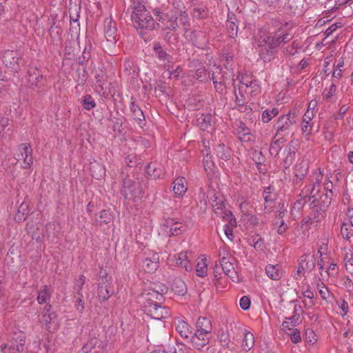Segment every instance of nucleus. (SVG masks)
<instances>
[{
  "label": "nucleus",
  "instance_id": "19",
  "mask_svg": "<svg viewBox=\"0 0 353 353\" xmlns=\"http://www.w3.org/2000/svg\"><path fill=\"white\" fill-rule=\"evenodd\" d=\"M164 226L165 232L172 236H177L184 230L182 223L175 221L173 219L165 220Z\"/></svg>",
  "mask_w": 353,
  "mask_h": 353
},
{
  "label": "nucleus",
  "instance_id": "64",
  "mask_svg": "<svg viewBox=\"0 0 353 353\" xmlns=\"http://www.w3.org/2000/svg\"><path fill=\"white\" fill-rule=\"evenodd\" d=\"M345 216L343 222L353 227V208H347Z\"/></svg>",
  "mask_w": 353,
  "mask_h": 353
},
{
  "label": "nucleus",
  "instance_id": "42",
  "mask_svg": "<svg viewBox=\"0 0 353 353\" xmlns=\"http://www.w3.org/2000/svg\"><path fill=\"white\" fill-rule=\"evenodd\" d=\"M219 263L224 273L227 275H230L234 269L233 264L230 262L224 256L220 259Z\"/></svg>",
  "mask_w": 353,
  "mask_h": 353
},
{
  "label": "nucleus",
  "instance_id": "17",
  "mask_svg": "<svg viewBox=\"0 0 353 353\" xmlns=\"http://www.w3.org/2000/svg\"><path fill=\"white\" fill-rule=\"evenodd\" d=\"M210 336L211 335L203 334L196 330L195 333L192 334L189 339L192 347L200 350L209 343Z\"/></svg>",
  "mask_w": 353,
  "mask_h": 353
},
{
  "label": "nucleus",
  "instance_id": "18",
  "mask_svg": "<svg viewBox=\"0 0 353 353\" xmlns=\"http://www.w3.org/2000/svg\"><path fill=\"white\" fill-rule=\"evenodd\" d=\"M104 34L108 42L115 44L117 41V30L116 24L110 19L105 20Z\"/></svg>",
  "mask_w": 353,
  "mask_h": 353
},
{
  "label": "nucleus",
  "instance_id": "30",
  "mask_svg": "<svg viewBox=\"0 0 353 353\" xmlns=\"http://www.w3.org/2000/svg\"><path fill=\"white\" fill-rule=\"evenodd\" d=\"M50 296L51 288L44 285L39 290L37 300L39 304L47 303L50 301Z\"/></svg>",
  "mask_w": 353,
  "mask_h": 353
},
{
  "label": "nucleus",
  "instance_id": "15",
  "mask_svg": "<svg viewBox=\"0 0 353 353\" xmlns=\"http://www.w3.org/2000/svg\"><path fill=\"white\" fill-rule=\"evenodd\" d=\"M314 117V113L312 110H307L303 115L302 122L301 123V130L303 137L308 140L312 131L313 130V123L312 120Z\"/></svg>",
  "mask_w": 353,
  "mask_h": 353
},
{
  "label": "nucleus",
  "instance_id": "52",
  "mask_svg": "<svg viewBox=\"0 0 353 353\" xmlns=\"http://www.w3.org/2000/svg\"><path fill=\"white\" fill-rule=\"evenodd\" d=\"M305 340L310 345H314L317 341V336L314 332L311 329H307L305 331Z\"/></svg>",
  "mask_w": 353,
  "mask_h": 353
},
{
  "label": "nucleus",
  "instance_id": "40",
  "mask_svg": "<svg viewBox=\"0 0 353 353\" xmlns=\"http://www.w3.org/2000/svg\"><path fill=\"white\" fill-rule=\"evenodd\" d=\"M167 353H191V351L184 344L176 343L175 345L170 347Z\"/></svg>",
  "mask_w": 353,
  "mask_h": 353
},
{
  "label": "nucleus",
  "instance_id": "26",
  "mask_svg": "<svg viewBox=\"0 0 353 353\" xmlns=\"http://www.w3.org/2000/svg\"><path fill=\"white\" fill-rule=\"evenodd\" d=\"M186 183V179L184 177L175 179L174 181L173 191L176 196L181 197L188 190Z\"/></svg>",
  "mask_w": 353,
  "mask_h": 353
},
{
  "label": "nucleus",
  "instance_id": "43",
  "mask_svg": "<svg viewBox=\"0 0 353 353\" xmlns=\"http://www.w3.org/2000/svg\"><path fill=\"white\" fill-rule=\"evenodd\" d=\"M341 232L343 239L350 240V238L353 236V227L345 222H343Z\"/></svg>",
  "mask_w": 353,
  "mask_h": 353
},
{
  "label": "nucleus",
  "instance_id": "2",
  "mask_svg": "<svg viewBox=\"0 0 353 353\" xmlns=\"http://www.w3.org/2000/svg\"><path fill=\"white\" fill-rule=\"evenodd\" d=\"M153 13L157 19L161 22L165 29L176 30L178 27L177 19L179 16L181 17V21L183 25L188 22V14L185 12H182L181 10H172L164 16L161 10L157 8L153 10Z\"/></svg>",
  "mask_w": 353,
  "mask_h": 353
},
{
  "label": "nucleus",
  "instance_id": "31",
  "mask_svg": "<svg viewBox=\"0 0 353 353\" xmlns=\"http://www.w3.org/2000/svg\"><path fill=\"white\" fill-rule=\"evenodd\" d=\"M154 50L160 61H162L165 63L172 62V57L163 49L159 43L154 44Z\"/></svg>",
  "mask_w": 353,
  "mask_h": 353
},
{
  "label": "nucleus",
  "instance_id": "32",
  "mask_svg": "<svg viewBox=\"0 0 353 353\" xmlns=\"http://www.w3.org/2000/svg\"><path fill=\"white\" fill-rule=\"evenodd\" d=\"M196 272L199 276L204 277L207 275L208 264L207 259L205 256H201L199 259L196 266Z\"/></svg>",
  "mask_w": 353,
  "mask_h": 353
},
{
  "label": "nucleus",
  "instance_id": "16",
  "mask_svg": "<svg viewBox=\"0 0 353 353\" xmlns=\"http://www.w3.org/2000/svg\"><path fill=\"white\" fill-rule=\"evenodd\" d=\"M18 150L19 152V154H17V159H23V168L24 169L29 168L33 162L31 148L28 145V144L23 143L19 146Z\"/></svg>",
  "mask_w": 353,
  "mask_h": 353
},
{
  "label": "nucleus",
  "instance_id": "25",
  "mask_svg": "<svg viewBox=\"0 0 353 353\" xmlns=\"http://www.w3.org/2000/svg\"><path fill=\"white\" fill-rule=\"evenodd\" d=\"M102 342L97 338L91 339L83 347L84 353H99Z\"/></svg>",
  "mask_w": 353,
  "mask_h": 353
},
{
  "label": "nucleus",
  "instance_id": "14",
  "mask_svg": "<svg viewBox=\"0 0 353 353\" xmlns=\"http://www.w3.org/2000/svg\"><path fill=\"white\" fill-rule=\"evenodd\" d=\"M145 310L154 319L166 318L170 314V310L167 307H162L157 303L150 302L149 305L145 304Z\"/></svg>",
  "mask_w": 353,
  "mask_h": 353
},
{
  "label": "nucleus",
  "instance_id": "38",
  "mask_svg": "<svg viewBox=\"0 0 353 353\" xmlns=\"http://www.w3.org/2000/svg\"><path fill=\"white\" fill-rule=\"evenodd\" d=\"M301 294L303 298L309 300L308 302L303 301L305 306H307L308 307H312L314 304L313 292L307 287V288L302 289Z\"/></svg>",
  "mask_w": 353,
  "mask_h": 353
},
{
  "label": "nucleus",
  "instance_id": "45",
  "mask_svg": "<svg viewBox=\"0 0 353 353\" xmlns=\"http://www.w3.org/2000/svg\"><path fill=\"white\" fill-rule=\"evenodd\" d=\"M336 85L334 83H332L328 88H325L323 93L322 97L324 100L328 101L330 100L336 93Z\"/></svg>",
  "mask_w": 353,
  "mask_h": 353
},
{
  "label": "nucleus",
  "instance_id": "27",
  "mask_svg": "<svg viewBox=\"0 0 353 353\" xmlns=\"http://www.w3.org/2000/svg\"><path fill=\"white\" fill-rule=\"evenodd\" d=\"M197 123L201 130H208L210 128H212V117L210 114H201L197 119Z\"/></svg>",
  "mask_w": 353,
  "mask_h": 353
},
{
  "label": "nucleus",
  "instance_id": "3",
  "mask_svg": "<svg viewBox=\"0 0 353 353\" xmlns=\"http://www.w3.org/2000/svg\"><path fill=\"white\" fill-rule=\"evenodd\" d=\"M132 19L134 26L138 29L151 30L155 27L152 17L141 3L134 6Z\"/></svg>",
  "mask_w": 353,
  "mask_h": 353
},
{
  "label": "nucleus",
  "instance_id": "55",
  "mask_svg": "<svg viewBox=\"0 0 353 353\" xmlns=\"http://www.w3.org/2000/svg\"><path fill=\"white\" fill-rule=\"evenodd\" d=\"M336 303L339 308L341 310V312H339L340 314L342 316L347 315L349 312V305L347 302H346L345 300L340 299L337 301Z\"/></svg>",
  "mask_w": 353,
  "mask_h": 353
},
{
  "label": "nucleus",
  "instance_id": "33",
  "mask_svg": "<svg viewBox=\"0 0 353 353\" xmlns=\"http://www.w3.org/2000/svg\"><path fill=\"white\" fill-rule=\"evenodd\" d=\"M216 72H213L211 78L213 81V83L214 85V88H216V91L219 92H223V86L226 87L228 84V85L230 84V82L228 83L226 81V80L225 79L224 76H223V75L221 77H218L215 74Z\"/></svg>",
  "mask_w": 353,
  "mask_h": 353
},
{
  "label": "nucleus",
  "instance_id": "6",
  "mask_svg": "<svg viewBox=\"0 0 353 353\" xmlns=\"http://www.w3.org/2000/svg\"><path fill=\"white\" fill-rule=\"evenodd\" d=\"M212 205L214 212L217 216L229 221L230 224L235 223V218L232 212L227 208L223 196L214 194L213 195Z\"/></svg>",
  "mask_w": 353,
  "mask_h": 353
},
{
  "label": "nucleus",
  "instance_id": "13",
  "mask_svg": "<svg viewBox=\"0 0 353 353\" xmlns=\"http://www.w3.org/2000/svg\"><path fill=\"white\" fill-rule=\"evenodd\" d=\"M193 257L192 254L188 252H181L177 256H170V261L174 262L178 266L183 268L186 271L189 272L192 270V260Z\"/></svg>",
  "mask_w": 353,
  "mask_h": 353
},
{
  "label": "nucleus",
  "instance_id": "37",
  "mask_svg": "<svg viewBox=\"0 0 353 353\" xmlns=\"http://www.w3.org/2000/svg\"><path fill=\"white\" fill-rule=\"evenodd\" d=\"M283 143V138H279L276 141H272L270 144L269 150L270 155L272 157H276L279 154Z\"/></svg>",
  "mask_w": 353,
  "mask_h": 353
},
{
  "label": "nucleus",
  "instance_id": "48",
  "mask_svg": "<svg viewBox=\"0 0 353 353\" xmlns=\"http://www.w3.org/2000/svg\"><path fill=\"white\" fill-rule=\"evenodd\" d=\"M337 273V264L331 263L325 273L321 272V276L323 279L328 278L329 276H334Z\"/></svg>",
  "mask_w": 353,
  "mask_h": 353
},
{
  "label": "nucleus",
  "instance_id": "5",
  "mask_svg": "<svg viewBox=\"0 0 353 353\" xmlns=\"http://www.w3.org/2000/svg\"><path fill=\"white\" fill-rule=\"evenodd\" d=\"M296 112L292 110L286 114L280 116L274 125L276 130L275 137L289 134L291 127L296 123Z\"/></svg>",
  "mask_w": 353,
  "mask_h": 353
},
{
  "label": "nucleus",
  "instance_id": "54",
  "mask_svg": "<svg viewBox=\"0 0 353 353\" xmlns=\"http://www.w3.org/2000/svg\"><path fill=\"white\" fill-rule=\"evenodd\" d=\"M248 98L245 94H243L242 92H240L239 89V93L235 92V102L239 106H243L248 101Z\"/></svg>",
  "mask_w": 353,
  "mask_h": 353
},
{
  "label": "nucleus",
  "instance_id": "56",
  "mask_svg": "<svg viewBox=\"0 0 353 353\" xmlns=\"http://www.w3.org/2000/svg\"><path fill=\"white\" fill-rule=\"evenodd\" d=\"M219 340L223 347H228L230 343V335L227 332H222L219 335Z\"/></svg>",
  "mask_w": 353,
  "mask_h": 353
},
{
  "label": "nucleus",
  "instance_id": "63",
  "mask_svg": "<svg viewBox=\"0 0 353 353\" xmlns=\"http://www.w3.org/2000/svg\"><path fill=\"white\" fill-rule=\"evenodd\" d=\"M297 45L295 41H294L292 45L286 47L283 50V53L285 55H294L297 52Z\"/></svg>",
  "mask_w": 353,
  "mask_h": 353
},
{
  "label": "nucleus",
  "instance_id": "47",
  "mask_svg": "<svg viewBox=\"0 0 353 353\" xmlns=\"http://www.w3.org/2000/svg\"><path fill=\"white\" fill-rule=\"evenodd\" d=\"M237 133L241 141H245L246 137L250 134V131L244 123H240L237 128Z\"/></svg>",
  "mask_w": 353,
  "mask_h": 353
},
{
  "label": "nucleus",
  "instance_id": "24",
  "mask_svg": "<svg viewBox=\"0 0 353 353\" xmlns=\"http://www.w3.org/2000/svg\"><path fill=\"white\" fill-rule=\"evenodd\" d=\"M196 331L211 335L212 325L210 319L205 317H199L196 323Z\"/></svg>",
  "mask_w": 353,
  "mask_h": 353
},
{
  "label": "nucleus",
  "instance_id": "1",
  "mask_svg": "<svg viewBox=\"0 0 353 353\" xmlns=\"http://www.w3.org/2000/svg\"><path fill=\"white\" fill-rule=\"evenodd\" d=\"M291 39L290 34L284 28H280L276 31L270 33L260 31L257 35L256 42L261 48L260 57L264 62H269L281 44Z\"/></svg>",
  "mask_w": 353,
  "mask_h": 353
},
{
  "label": "nucleus",
  "instance_id": "11",
  "mask_svg": "<svg viewBox=\"0 0 353 353\" xmlns=\"http://www.w3.org/2000/svg\"><path fill=\"white\" fill-rule=\"evenodd\" d=\"M102 274V272H101ZM114 293L112 281L106 276L100 274L99 281L98 295L100 300L105 301L108 300Z\"/></svg>",
  "mask_w": 353,
  "mask_h": 353
},
{
  "label": "nucleus",
  "instance_id": "4",
  "mask_svg": "<svg viewBox=\"0 0 353 353\" xmlns=\"http://www.w3.org/2000/svg\"><path fill=\"white\" fill-rule=\"evenodd\" d=\"M26 335L22 332H14L8 343L1 345L3 353H22L24 350Z\"/></svg>",
  "mask_w": 353,
  "mask_h": 353
},
{
  "label": "nucleus",
  "instance_id": "39",
  "mask_svg": "<svg viewBox=\"0 0 353 353\" xmlns=\"http://www.w3.org/2000/svg\"><path fill=\"white\" fill-rule=\"evenodd\" d=\"M189 76H192L194 79L199 81H204L206 79L205 69L203 65H200L194 72H190Z\"/></svg>",
  "mask_w": 353,
  "mask_h": 353
},
{
  "label": "nucleus",
  "instance_id": "58",
  "mask_svg": "<svg viewBox=\"0 0 353 353\" xmlns=\"http://www.w3.org/2000/svg\"><path fill=\"white\" fill-rule=\"evenodd\" d=\"M226 26L228 30L229 36L232 38L236 37L237 35L238 30L237 26L233 21H227Z\"/></svg>",
  "mask_w": 353,
  "mask_h": 353
},
{
  "label": "nucleus",
  "instance_id": "22",
  "mask_svg": "<svg viewBox=\"0 0 353 353\" xmlns=\"http://www.w3.org/2000/svg\"><path fill=\"white\" fill-rule=\"evenodd\" d=\"M254 341L255 339L253 333L248 330H244L241 343L242 350L245 352H249L254 347Z\"/></svg>",
  "mask_w": 353,
  "mask_h": 353
},
{
  "label": "nucleus",
  "instance_id": "35",
  "mask_svg": "<svg viewBox=\"0 0 353 353\" xmlns=\"http://www.w3.org/2000/svg\"><path fill=\"white\" fill-rule=\"evenodd\" d=\"M172 289L176 294L184 295L187 292L185 282L181 279H176L172 285Z\"/></svg>",
  "mask_w": 353,
  "mask_h": 353
},
{
  "label": "nucleus",
  "instance_id": "9",
  "mask_svg": "<svg viewBox=\"0 0 353 353\" xmlns=\"http://www.w3.org/2000/svg\"><path fill=\"white\" fill-rule=\"evenodd\" d=\"M122 194L127 199L135 200L142 196V190L138 183L125 179L123 181Z\"/></svg>",
  "mask_w": 353,
  "mask_h": 353
},
{
  "label": "nucleus",
  "instance_id": "12",
  "mask_svg": "<svg viewBox=\"0 0 353 353\" xmlns=\"http://www.w3.org/2000/svg\"><path fill=\"white\" fill-rule=\"evenodd\" d=\"M21 58L20 52L16 50H6L2 57L3 63L8 70L17 72L19 68V60Z\"/></svg>",
  "mask_w": 353,
  "mask_h": 353
},
{
  "label": "nucleus",
  "instance_id": "53",
  "mask_svg": "<svg viewBox=\"0 0 353 353\" xmlns=\"http://www.w3.org/2000/svg\"><path fill=\"white\" fill-rule=\"evenodd\" d=\"M274 227L276 228V232L279 234H283L288 229V225L282 219L281 221H275Z\"/></svg>",
  "mask_w": 353,
  "mask_h": 353
},
{
  "label": "nucleus",
  "instance_id": "57",
  "mask_svg": "<svg viewBox=\"0 0 353 353\" xmlns=\"http://www.w3.org/2000/svg\"><path fill=\"white\" fill-rule=\"evenodd\" d=\"M85 277L83 275H81L75 281L74 289L77 291L79 296H83L81 293L82 288L85 283Z\"/></svg>",
  "mask_w": 353,
  "mask_h": 353
},
{
  "label": "nucleus",
  "instance_id": "28",
  "mask_svg": "<svg viewBox=\"0 0 353 353\" xmlns=\"http://www.w3.org/2000/svg\"><path fill=\"white\" fill-rule=\"evenodd\" d=\"M316 256L315 254H312L311 256L307 255V254H303L301 257L300 263H301V265H303L304 268L307 272H310L314 268L315 264H316Z\"/></svg>",
  "mask_w": 353,
  "mask_h": 353
},
{
  "label": "nucleus",
  "instance_id": "21",
  "mask_svg": "<svg viewBox=\"0 0 353 353\" xmlns=\"http://www.w3.org/2000/svg\"><path fill=\"white\" fill-rule=\"evenodd\" d=\"M266 275L272 280L279 281L283 276V272L281 265L268 264L265 268Z\"/></svg>",
  "mask_w": 353,
  "mask_h": 353
},
{
  "label": "nucleus",
  "instance_id": "44",
  "mask_svg": "<svg viewBox=\"0 0 353 353\" xmlns=\"http://www.w3.org/2000/svg\"><path fill=\"white\" fill-rule=\"evenodd\" d=\"M216 151L218 157L224 161L228 160L230 157L228 148H225L223 145H218Z\"/></svg>",
  "mask_w": 353,
  "mask_h": 353
},
{
  "label": "nucleus",
  "instance_id": "50",
  "mask_svg": "<svg viewBox=\"0 0 353 353\" xmlns=\"http://www.w3.org/2000/svg\"><path fill=\"white\" fill-rule=\"evenodd\" d=\"M344 262L346 270L351 274H353V256L350 252L345 253Z\"/></svg>",
  "mask_w": 353,
  "mask_h": 353
},
{
  "label": "nucleus",
  "instance_id": "36",
  "mask_svg": "<svg viewBox=\"0 0 353 353\" xmlns=\"http://www.w3.org/2000/svg\"><path fill=\"white\" fill-rule=\"evenodd\" d=\"M279 112L277 108L274 107L272 109L265 110L261 114V121L267 123L270 122L274 117H275Z\"/></svg>",
  "mask_w": 353,
  "mask_h": 353
},
{
  "label": "nucleus",
  "instance_id": "62",
  "mask_svg": "<svg viewBox=\"0 0 353 353\" xmlns=\"http://www.w3.org/2000/svg\"><path fill=\"white\" fill-rule=\"evenodd\" d=\"M228 222L229 224H226L224 225V233L225 236L228 238V239L232 241L234 238L232 227L235 225L236 223L230 224L229 221Z\"/></svg>",
  "mask_w": 353,
  "mask_h": 353
},
{
  "label": "nucleus",
  "instance_id": "51",
  "mask_svg": "<svg viewBox=\"0 0 353 353\" xmlns=\"http://www.w3.org/2000/svg\"><path fill=\"white\" fill-rule=\"evenodd\" d=\"M296 320L295 316L286 318V320L282 323V329L284 331L293 330V327L296 325Z\"/></svg>",
  "mask_w": 353,
  "mask_h": 353
},
{
  "label": "nucleus",
  "instance_id": "8",
  "mask_svg": "<svg viewBox=\"0 0 353 353\" xmlns=\"http://www.w3.org/2000/svg\"><path fill=\"white\" fill-rule=\"evenodd\" d=\"M240 92H245V95L249 99L250 97H255L260 94L261 86L259 81L254 79L242 78L240 81Z\"/></svg>",
  "mask_w": 353,
  "mask_h": 353
},
{
  "label": "nucleus",
  "instance_id": "10",
  "mask_svg": "<svg viewBox=\"0 0 353 353\" xmlns=\"http://www.w3.org/2000/svg\"><path fill=\"white\" fill-rule=\"evenodd\" d=\"M159 255L152 250L144 253L142 267L145 272L152 273L159 268Z\"/></svg>",
  "mask_w": 353,
  "mask_h": 353
},
{
  "label": "nucleus",
  "instance_id": "46",
  "mask_svg": "<svg viewBox=\"0 0 353 353\" xmlns=\"http://www.w3.org/2000/svg\"><path fill=\"white\" fill-rule=\"evenodd\" d=\"M150 288L152 289V290L156 292V296L161 297L162 299L163 297V294L168 292V287L162 283L153 284Z\"/></svg>",
  "mask_w": 353,
  "mask_h": 353
},
{
  "label": "nucleus",
  "instance_id": "20",
  "mask_svg": "<svg viewBox=\"0 0 353 353\" xmlns=\"http://www.w3.org/2000/svg\"><path fill=\"white\" fill-rule=\"evenodd\" d=\"M175 327L180 336L185 339H188L192 334L190 326L182 319L175 320Z\"/></svg>",
  "mask_w": 353,
  "mask_h": 353
},
{
  "label": "nucleus",
  "instance_id": "7",
  "mask_svg": "<svg viewBox=\"0 0 353 353\" xmlns=\"http://www.w3.org/2000/svg\"><path fill=\"white\" fill-rule=\"evenodd\" d=\"M40 322L50 332H53L58 329L59 324L57 318V314L55 312L51 311L50 305L48 304L46 305L44 312L40 319Z\"/></svg>",
  "mask_w": 353,
  "mask_h": 353
},
{
  "label": "nucleus",
  "instance_id": "23",
  "mask_svg": "<svg viewBox=\"0 0 353 353\" xmlns=\"http://www.w3.org/2000/svg\"><path fill=\"white\" fill-rule=\"evenodd\" d=\"M311 181L312 183V188L310 194L312 197H315L316 194L320 190V184L323 180V176L320 169L314 170L312 175Z\"/></svg>",
  "mask_w": 353,
  "mask_h": 353
},
{
  "label": "nucleus",
  "instance_id": "29",
  "mask_svg": "<svg viewBox=\"0 0 353 353\" xmlns=\"http://www.w3.org/2000/svg\"><path fill=\"white\" fill-rule=\"evenodd\" d=\"M155 294L156 292L152 290L150 287L149 289L145 290L141 295V299L145 301V302L143 303V305H149L150 302L156 303V301H161L163 299L161 297L156 296Z\"/></svg>",
  "mask_w": 353,
  "mask_h": 353
},
{
  "label": "nucleus",
  "instance_id": "61",
  "mask_svg": "<svg viewBox=\"0 0 353 353\" xmlns=\"http://www.w3.org/2000/svg\"><path fill=\"white\" fill-rule=\"evenodd\" d=\"M250 299L247 296H243L239 301V305L243 310H247L250 307Z\"/></svg>",
  "mask_w": 353,
  "mask_h": 353
},
{
  "label": "nucleus",
  "instance_id": "41",
  "mask_svg": "<svg viewBox=\"0 0 353 353\" xmlns=\"http://www.w3.org/2000/svg\"><path fill=\"white\" fill-rule=\"evenodd\" d=\"M81 102L84 109L87 110H90L96 106L94 99L90 94L83 96Z\"/></svg>",
  "mask_w": 353,
  "mask_h": 353
},
{
  "label": "nucleus",
  "instance_id": "34",
  "mask_svg": "<svg viewBox=\"0 0 353 353\" xmlns=\"http://www.w3.org/2000/svg\"><path fill=\"white\" fill-rule=\"evenodd\" d=\"M130 108L134 119L137 120L139 124L141 125L145 120V117L142 110L134 101L130 103Z\"/></svg>",
  "mask_w": 353,
  "mask_h": 353
},
{
  "label": "nucleus",
  "instance_id": "59",
  "mask_svg": "<svg viewBox=\"0 0 353 353\" xmlns=\"http://www.w3.org/2000/svg\"><path fill=\"white\" fill-rule=\"evenodd\" d=\"M318 288L321 298L323 300H327L330 296V292L328 288L326 286H325V285L323 283L318 285Z\"/></svg>",
  "mask_w": 353,
  "mask_h": 353
},
{
  "label": "nucleus",
  "instance_id": "49",
  "mask_svg": "<svg viewBox=\"0 0 353 353\" xmlns=\"http://www.w3.org/2000/svg\"><path fill=\"white\" fill-rule=\"evenodd\" d=\"M250 244L253 245L256 250H263L264 248V241L259 235L253 236L250 241Z\"/></svg>",
  "mask_w": 353,
  "mask_h": 353
},
{
  "label": "nucleus",
  "instance_id": "60",
  "mask_svg": "<svg viewBox=\"0 0 353 353\" xmlns=\"http://www.w3.org/2000/svg\"><path fill=\"white\" fill-rule=\"evenodd\" d=\"M284 153H286V157H285V163L286 164H290L294 159V156L295 153L292 150L290 147H286L283 151Z\"/></svg>",
  "mask_w": 353,
  "mask_h": 353
}]
</instances>
